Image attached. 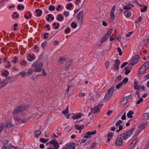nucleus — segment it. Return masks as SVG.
Segmentation results:
<instances>
[{
	"instance_id": "19",
	"label": "nucleus",
	"mask_w": 149,
	"mask_h": 149,
	"mask_svg": "<svg viewBox=\"0 0 149 149\" xmlns=\"http://www.w3.org/2000/svg\"><path fill=\"white\" fill-rule=\"evenodd\" d=\"M26 58L27 60L29 61H33L35 59L34 56L31 54H28Z\"/></svg>"
},
{
	"instance_id": "55",
	"label": "nucleus",
	"mask_w": 149,
	"mask_h": 149,
	"mask_svg": "<svg viewBox=\"0 0 149 149\" xmlns=\"http://www.w3.org/2000/svg\"><path fill=\"white\" fill-rule=\"evenodd\" d=\"M117 51L119 52V55L121 56L122 54V52L121 49L120 47L117 48Z\"/></svg>"
},
{
	"instance_id": "8",
	"label": "nucleus",
	"mask_w": 149,
	"mask_h": 149,
	"mask_svg": "<svg viewBox=\"0 0 149 149\" xmlns=\"http://www.w3.org/2000/svg\"><path fill=\"white\" fill-rule=\"evenodd\" d=\"M116 6H113L111 11L110 13V20L111 21H113L115 18V15H114V12L115 10Z\"/></svg>"
},
{
	"instance_id": "29",
	"label": "nucleus",
	"mask_w": 149,
	"mask_h": 149,
	"mask_svg": "<svg viewBox=\"0 0 149 149\" xmlns=\"http://www.w3.org/2000/svg\"><path fill=\"white\" fill-rule=\"evenodd\" d=\"M19 15L17 12H14L12 15L13 17L15 19L18 18L19 17Z\"/></svg>"
},
{
	"instance_id": "52",
	"label": "nucleus",
	"mask_w": 149,
	"mask_h": 149,
	"mask_svg": "<svg viewBox=\"0 0 149 149\" xmlns=\"http://www.w3.org/2000/svg\"><path fill=\"white\" fill-rule=\"evenodd\" d=\"M28 121V119H22V120H21L20 121V122H19V123H25L27 122Z\"/></svg>"
},
{
	"instance_id": "41",
	"label": "nucleus",
	"mask_w": 149,
	"mask_h": 149,
	"mask_svg": "<svg viewBox=\"0 0 149 149\" xmlns=\"http://www.w3.org/2000/svg\"><path fill=\"white\" fill-rule=\"evenodd\" d=\"M121 78L122 77L121 75H119L118 76L116 79L115 81L116 82H117L120 81L121 80Z\"/></svg>"
},
{
	"instance_id": "54",
	"label": "nucleus",
	"mask_w": 149,
	"mask_h": 149,
	"mask_svg": "<svg viewBox=\"0 0 149 149\" xmlns=\"http://www.w3.org/2000/svg\"><path fill=\"white\" fill-rule=\"evenodd\" d=\"M63 14L65 17H67L69 16V13L67 11H65L63 12Z\"/></svg>"
},
{
	"instance_id": "58",
	"label": "nucleus",
	"mask_w": 149,
	"mask_h": 149,
	"mask_svg": "<svg viewBox=\"0 0 149 149\" xmlns=\"http://www.w3.org/2000/svg\"><path fill=\"white\" fill-rule=\"evenodd\" d=\"M123 129V126H122V125H119V129L118 130H117L116 131V132H119L120 131H121V130H122Z\"/></svg>"
},
{
	"instance_id": "62",
	"label": "nucleus",
	"mask_w": 149,
	"mask_h": 149,
	"mask_svg": "<svg viewBox=\"0 0 149 149\" xmlns=\"http://www.w3.org/2000/svg\"><path fill=\"white\" fill-rule=\"evenodd\" d=\"M17 7H18V9L19 10H20L22 8L24 9V6H21V5L19 4L18 5Z\"/></svg>"
},
{
	"instance_id": "51",
	"label": "nucleus",
	"mask_w": 149,
	"mask_h": 149,
	"mask_svg": "<svg viewBox=\"0 0 149 149\" xmlns=\"http://www.w3.org/2000/svg\"><path fill=\"white\" fill-rule=\"evenodd\" d=\"M20 74L21 75L22 77H23L25 76L26 74V73L22 71L19 73L18 75Z\"/></svg>"
},
{
	"instance_id": "26",
	"label": "nucleus",
	"mask_w": 149,
	"mask_h": 149,
	"mask_svg": "<svg viewBox=\"0 0 149 149\" xmlns=\"http://www.w3.org/2000/svg\"><path fill=\"white\" fill-rule=\"evenodd\" d=\"M35 12L36 13L38 17H40L41 16L42 11L41 10L39 9H37L36 10Z\"/></svg>"
},
{
	"instance_id": "57",
	"label": "nucleus",
	"mask_w": 149,
	"mask_h": 149,
	"mask_svg": "<svg viewBox=\"0 0 149 149\" xmlns=\"http://www.w3.org/2000/svg\"><path fill=\"white\" fill-rule=\"evenodd\" d=\"M8 141L7 140H5L3 141V144L4 145V146H7L8 145H10V144L8 143Z\"/></svg>"
},
{
	"instance_id": "64",
	"label": "nucleus",
	"mask_w": 149,
	"mask_h": 149,
	"mask_svg": "<svg viewBox=\"0 0 149 149\" xmlns=\"http://www.w3.org/2000/svg\"><path fill=\"white\" fill-rule=\"evenodd\" d=\"M143 99L142 98H141L139 100H138L136 102V103L137 104H139L140 103H141V102H142L143 101Z\"/></svg>"
},
{
	"instance_id": "39",
	"label": "nucleus",
	"mask_w": 149,
	"mask_h": 149,
	"mask_svg": "<svg viewBox=\"0 0 149 149\" xmlns=\"http://www.w3.org/2000/svg\"><path fill=\"white\" fill-rule=\"evenodd\" d=\"M15 120L16 122L17 123V125L19 124L20 123H19V122H20V121L21 120L20 119V118L18 117L16 118Z\"/></svg>"
},
{
	"instance_id": "14",
	"label": "nucleus",
	"mask_w": 149,
	"mask_h": 149,
	"mask_svg": "<svg viewBox=\"0 0 149 149\" xmlns=\"http://www.w3.org/2000/svg\"><path fill=\"white\" fill-rule=\"evenodd\" d=\"M67 149H74L75 145L73 143H69L66 146Z\"/></svg>"
},
{
	"instance_id": "7",
	"label": "nucleus",
	"mask_w": 149,
	"mask_h": 149,
	"mask_svg": "<svg viewBox=\"0 0 149 149\" xmlns=\"http://www.w3.org/2000/svg\"><path fill=\"white\" fill-rule=\"evenodd\" d=\"M83 120H80L79 123V125L76 124L75 125V128L79 130V133H80L81 130L84 128V126L83 125H81V124H83L84 122L83 121Z\"/></svg>"
},
{
	"instance_id": "33",
	"label": "nucleus",
	"mask_w": 149,
	"mask_h": 149,
	"mask_svg": "<svg viewBox=\"0 0 149 149\" xmlns=\"http://www.w3.org/2000/svg\"><path fill=\"white\" fill-rule=\"evenodd\" d=\"M41 132L40 130H38L36 131L35 133V136L36 137H38L40 134Z\"/></svg>"
},
{
	"instance_id": "13",
	"label": "nucleus",
	"mask_w": 149,
	"mask_h": 149,
	"mask_svg": "<svg viewBox=\"0 0 149 149\" xmlns=\"http://www.w3.org/2000/svg\"><path fill=\"white\" fill-rule=\"evenodd\" d=\"M120 60L118 59L116 60V63L114 64L113 67L116 70H118L119 69L118 66L119 64H120Z\"/></svg>"
},
{
	"instance_id": "24",
	"label": "nucleus",
	"mask_w": 149,
	"mask_h": 149,
	"mask_svg": "<svg viewBox=\"0 0 149 149\" xmlns=\"http://www.w3.org/2000/svg\"><path fill=\"white\" fill-rule=\"evenodd\" d=\"M56 18L58 21L61 22L63 20V18L61 14H58Z\"/></svg>"
},
{
	"instance_id": "23",
	"label": "nucleus",
	"mask_w": 149,
	"mask_h": 149,
	"mask_svg": "<svg viewBox=\"0 0 149 149\" xmlns=\"http://www.w3.org/2000/svg\"><path fill=\"white\" fill-rule=\"evenodd\" d=\"M72 62L71 61H70L67 62L66 64L65 67V69L68 70L70 68V65L72 64Z\"/></svg>"
},
{
	"instance_id": "48",
	"label": "nucleus",
	"mask_w": 149,
	"mask_h": 149,
	"mask_svg": "<svg viewBox=\"0 0 149 149\" xmlns=\"http://www.w3.org/2000/svg\"><path fill=\"white\" fill-rule=\"evenodd\" d=\"M2 74L3 75H4L5 77H7L9 73L6 70L4 71V72L2 73Z\"/></svg>"
},
{
	"instance_id": "40",
	"label": "nucleus",
	"mask_w": 149,
	"mask_h": 149,
	"mask_svg": "<svg viewBox=\"0 0 149 149\" xmlns=\"http://www.w3.org/2000/svg\"><path fill=\"white\" fill-rule=\"evenodd\" d=\"M123 85L121 82L116 86V88L117 89H120L121 88V87L123 86Z\"/></svg>"
},
{
	"instance_id": "28",
	"label": "nucleus",
	"mask_w": 149,
	"mask_h": 149,
	"mask_svg": "<svg viewBox=\"0 0 149 149\" xmlns=\"http://www.w3.org/2000/svg\"><path fill=\"white\" fill-rule=\"evenodd\" d=\"M134 112L132 111H129L127 114V116L128 118H132L133 116L132 115L134 113Z\"/></svg>"
},
{
	"instance_id": "20",
	"label": "nucleus",
	"mask_w": 149,
	"mask_h": 149,
	"mask_svg": "<svg viewBox=\"0 0 149 149\" xmlns=\"http://www.w3.org/2000/svg\"><path fill=\"white\" fill-rule=\"evenodd\" d=\"M147 68H145L144 66L143 65L141 67H140L139 68L138 72L139 74H141V72H144L145 71Z\"/></svg>"
},
{
	"instance_id": "11",
	"label": "nucleus",
	"mask_w": 149,
	"mask_h": 149,
	"mask_svg": "<svg viewBox=\"0 0 149 149\" xmlns=\"http://www.w3.org/2000/svg\"><path fill=\"white\" fill-rule=\"evenodd\" d=\"M32 14L29 11H27L25 13L24 17L26 19H29L32 17Z\"/></svg>"
},
{
	"instance_id": "18",
	"label": "nucleus",
	"mask_w": 149,
	"mask_h": 149,
	"mask_svg": "<svg viewBox=\"0 0 149 149\" xmlns=\"http://www.w3.org/2000/svg\"><path fill=\"white\" fill-rule=\"evenodd\" d=\"M125 71V75H127L129 74L132 69V68L131 67H126L124 68Z\"/></svg>"
},
{
	"instance_id": "63",
	"label": "nucleus",
	"mask_w": 149,
	"mask_h": 149,
	"mask_svg": "<svg viewBox=\"0 0 149 149\" xmlns=\"http://www.w3.org/2000/svg\"><path fill=\"white\" fill-rule=\"evenodd\" d=\"M72 7V5L71 3H70L68 4V6L66 7L67 9H69L71 8Z\"/></svg>"
},
{
	"instance_id": "43",
	"label": "nucleus",
	"mask_w": 149,
	"mask_h": 149,
	"mask_svg": "<svg viewBox=\"0 0 149 149\" xmlns=\"http://www.w3.org/2000/svg\"><path fill=\"white\" fill-rule=\"evenodd\" d=\"M96 146V144L95 143H93L91 145L90 147L87 149H92L94 148Z\"/></svg>"
},
{
	"instance_id": "50",
	"label": "nucleus",
	"mask_w": 149,
	"mask_h": 149,
	"mask_svg": "<svg viewBox=\"0 0 149 149\" xmlns=\"http://www.w3.org/2000/svg\"><path fill=\"white\" fill-rule=\"evenodd\" d=\"M143 65L145 68H147L149 66V62L148 61L146 62Z\"/></svg>"
},
{
	"instance_id": "38",
	"label": "nucleus",
	"mask_w": 149,
	"mask_h": 149,
	"mask_svg": "<svg viewBox=\"0 0 149 149\" xmlns=\"http://www.w3.org/2000/svg\"><path fill=\"white\" fill-rule=\"evenodd\" d=\"M20 63L22 65H27V62L26 60H24L20 62Z\"/></svg>"
},
{
	"instance_id": "1",
	"label": "nucleus",
	"mask_w": 149,
	"mask_h": 149,
	"mask_svg": "<svg viewBox=\"0 0 149 149\" xmlns=\"http://www.w3.org/2000/svg\"><path fill=\"white\" fill-rule=\"evenodd\" d=\"M134 130L133 128L130 130L125 133L120 134L118 137L116 142L117 146H121L125 144V141L127 139L130 138L133 134V132Z\"/></svg>"
},
{
	"instance_id": "61",
	"label": "nucleus",
	"mask_w": 149,
	"mask_h": 149,
	"mask_svg": "<svg viewBox=\"0 0 149 149\" xmlns=\"http://www.w3.org/2000/svg\"><path fill=\"white\" fill-rule=\"evenodd\" d=\"M126 113H125L121 117V119L122 120H125L126 119V116L125 115Z\"/></svg>"
},
{
	"instance_id": "27",
	"label": "nucleus",
	"mask_w": 149,
	"mask_h": 149,
	"mask_svg": "<svg viewBox=\"0 0 149 149\" xmlns=\"http://www.w3.org/2000/svg\"><path fill=\"white\" fill-rule=\"evenodd\" d=\"M149 118V116L147 113H144L143 116V119L144 120H146Z\"/></svg>"
},
{
	"instance_id": "10",
	"label": "nucleus",
	"mask_w": 149,
	"mask_h": 149,
	"mask_svg": "<svg viewBox=\"0 0 149 149\" xmlns=\"http://www.w3.org/2000/svg\"><path fill=\"white\" fill-rule=\"evenodd\" d=\"M139 56L138 55H136L134 56L132 59L133 61L131 63V65H134L137 63L139 59Z\"/></svg>"
},
{
	"instance_id": "12",
	"label": "nucleus",
	"mask_w": 149,
	"mask_h": 149,
	"mask_svg": "<svg viewBox=\"0 0 149 149\" xmlns=\"http://www.w3.org/2000/svg\"><path fill=\"white\" fill-rule=\"evenodd\" d=\"M100 109L97 106L93 108L91 111V112H92L94 114H95L98 113V112L100 111Z\"/></svg>"
},
{
	"instance_id": "15",
	"label": "nucleus",
	"mask_w": 149,
	"mask_h": 149,
	"mask_svg": "<svg viewBox=\"0 0 149 149\" xmlns=\"http://www.w3.org/2000/svg\"><path fill=\"white\" fill-rule=\"evenodd\" d=\"M114 90V88L113 86H112L111 88L109 89L107 91V94L109 95L112 96L113 94Z\"/></svg>"
},
{
	"instance_id": "2",
	"label": "nucleus",
	"mask_w": 149,
	"mask_h": 149,
	"mask_svg": "<svg viewBox=\"0 0 149 149\" xmlns=\"http://www.w3.org/2000/svg\"><path fill=\"white\" fill-rule=\"evenodd\" d=\"M38 63V61H37L32 65V67H35L34 70L35 72H40L43 65L42 62H40L39 64Z\"/></svg>"
},
{
	"instance_id": "42",
	"label": "nucleus",
	"mask_w": 149,
	"mask_h": 149,
	"mask_svg": "<svg viewBox=\"0 0 149 149\" xmlns=\"http://www.w3.org/2000/svg\"><path fill=\"white\" fill-rule=\"evenodd\" d=\"M4 126L5 125L3 124H1L0 125V133L3 129Z\"/></svg>"
},
{
	"instance_id": "36",
	"label": "nucleus",
	"mask_w": 149,
	"mask_h": 149,
	"mask_svg": "<svg viewBox=\"0 0 149 149\" xmlns=\"http://www.w3.org/2000/svg\"><path fill=\"white\" fill-rule=\"evenodd\" d=\"M138 82L136 81H134V88L135 89H138Z\"/></svg>"
},
{
	"instance_id": "6",
	"label": "nucleus",
	"mask_w": 149,
	"mask_h": 149,
	"mask_svg": "<svg viewBox=\"0 0 149 149\" xmlns=\"http://www.w3.org/2000/svg\"><path fill=\"white\" fill-rule=\"evenodd\" d=\"M84 11H80L76 15V18L78 22L80 23H81L83 20V16Z\"/></svg>"
},
{
	"instance_id": "17",
	"label": "nucleus",
	"mask_w": 149,
	"mask_h": 149,
	"mask_svg": "<svg viewBox=\"0 0 149 149\" xmlns=\"http://www.w3.org/2000/svg\"><path fill=\"white\" fill-rule=\"evenodd\" d=\"M127 98L126 97H123L121 101V104L123 106L125 105L127 101Z\"/></svg>"
},
{
	"instance_id": "30",
	"label": "nucleus",
	"mask_w": 149,
	"mask_h": 149,
	"mask_svg": "<svg viewBox=\"0 0 149 149\" xmlns=\"http://www.w3.org/2000/svg\"><path fill=\"white\" fill-rule=\"evenodd\" d=\"M111 97L110 95L107 93L104 97V101H108L109 100Z\"/></svg>"
},
{
	"instance_id": "5",
	"label": "nucleus",
	"mask_w": 149,
	"mask_h": 149,
	"mask_svg": "<svg viewBox=\"0 0 149 149\" xmlns=\"http://www.w3.org/2000/svg\"><path fill=\"white\" fill-rule=\"evenodd\" d=\"M112 32V29H110L107 32V33L104 35L101 40V42H105L109 37Z\"/></svg>"
},
{
	"instance_id": "56",
	"label": "nucleus",
	"mask_w": 149,
	"mask_h": 149,
	"mask_svg": "<svg viewBox=\"0 0 149 149\" xmlns=\"http://www.w3.org/2000/svg\"><path fill=\"white\" fill-rule=\"evenodd\" d=\"M49 33H46L43 34V38L45 39H47L48 38V35Z\"/></svg>"
},
{
	"instance_id": "4",
	"label": "nucleus",
	"mask_w": 149,
	"mask_h": 149,
	"mask_svg": "<svg viewBox=\"0 0 149 149\" xmlns=\"http://www.w3.org/2000/svg\"><path fill=\"white\" fill-rule=\"evenodd\" d=\"M49 143L52 145H53V146L54 147V148H51L50 146H49V147L47 149H58V148L59 147V144H58V142L55 139H54V140L50 141L49 142L46 143V145H48Z\"/></svg>"
},
{
	"instance_id": "32",
	"label": "nucleus",
	"mask_w": 149,
	"mask_h": 149,
	"mask_svg": "<svg viewBox=\"0 0 149 149\" xmlns=\"http://www.w3.org/2000/svg\"><path fill=\"white\" fill-rule=\"evenodd\" d=\"M128 79L126 77L121 82L123 85L125 84L128 82Z\"/></svg>"
},
{
	"instance_id": "49",
	"label": "nucleus",
	"mask_w": 149,
	"mask_h": 149,
	"mask_svg": "<svg viewBox=\"0 0 149 149\" xmlns=\"http://www.w3.org/2000/svg\"><path fill=\"white\" fill-rule=\"evenodd\" d=\"M10 145H8L7 146H3L2 148V149H10L9 148Z\"/></svg>"
},
{
	"instance_id": "59",
	"label": "nucleus",
	"mask_w": 149,
	"mask_h": 149,
	"mask_svg": "<svg viewBox=\"0 0 149 149\" xmlns=\"http://www.w3.org/2000/svg\"><path fill=\"white\" fill-rule=\"evenodd\" d=\"M70 28H67L65 30L64 32L66 34H68L70 32Z\"/></svg>"
},
{
	"instance_id": "46",
	"label": "nucleus",
	"mask_w": 149,
	"mask_h": 149,
	"mask_svg": "<svg viewBox=\"0 0 149 149\" xmlns=\"http://www.w3.org/2000/svg\"><path fill=\"white\" fill-rule=\"evenodd\" d=\"M131 7L129 5L125 6L123 7L124 9L126 10H129L131 8Z\"/></svg>"
},
{
	"instance_id": "34",
	"label": "nucleus",
	"mask_w": 149,
	"mask_h": 149,
	"mask_svg": "<svg viewBox=\"0 0 149 149\" xmlns=\"http://www.w3.org/2000/svg\"><path fill=\"white\" fill-rule=\"evenodd\" d=\"M55 7L53 5L50 6L49 7V10L51 11H53L55 9Z\"/></svg>"
},
{
	"instance_id": "25",
	"label": "nucleus",
	"mask_w": 149,
	"mask_h": 149,
	"mask_svg": "<svg viewBox=\"0 0 149 149\" xmlns=\"http://www.w3.org/2000/svg\"><path fill=\"white\" fill-rule=\"evenodd\" d=\"M66 61L65 58L63 57H61L58 59V62L60 64H62Z\"/></svg>"
},
{
	"instance_id": "60",
	"label": "nucleus",
	"mask_w": 149,
	"mask_h": 149,
	"mask_svg": "<svg viewBox=\"0 0 149 149\" xmlns=\"http://www.w3.org/2000/svg\"><path fill=\"white\" fill-rule=\"evenodd\" d=\"M147 6H145L144 7V8L143 9H142L141 10V12H143L144 11H146V10H147Z\"/></svg>"
},
{
	"instance_id": "22",
	"label": "nucleus",
	"mask_w": 149,
	"mask_h": 149,
	"mask_svg": "<svg viewBox=\"0 0 149 149\" xmlns=\"http://www.w3.org/2000/svg\"><path fill=\"white\" fill-rule=\"evenodd\" d=\"M68 112V106H67L66 109L64 110L62 112V113L65 114L66 116L67 119H68L69 118V114L68 115L66 116V114H67Z\"/></svg>"
},
{
	"instance_id": "53",
	"label": "nucleus",
	"mask_w": 149,
	"mask_h": 149,
	"mask_svg": "<svg viewBox=\"0 0 149 149\" xmlns=\"http://www.w3.org/2000/svg\"><path fill=\"white\" fill-rule=\"evenodd\" d=\"M72 87V86H68V88L65 90V93L67 94L69 91V88Z\"/></svg>"
},
{
	"instance_id": "47",
	"label": "nucleus",
	"mask_w": 149,
	"mask_h": 149,
	"mask_svg": "<svg viewBox=\"0 0 149 149\" xmlns=\"http://www.w3.org/2000/svg\"><path fill=\"white\" fill-rule=\"evenodd\" d=\"M33 72V69H29L27 72V74L29 75H30Z\"/></svg>"
},
{
	"instance_id": "35",
	"label": "nucleus",
	"mask_w": 149,
	"mask_h": 149,
	"mask_svg": "<svg viewBox=\"0 0 149 149\" xmlns=\"http://www.w3.org/2000/svg\"><path fill=\"white\" fill-rule=\"evenodd\" d=\"M6 126L7 128H10L13 127V125L10 123H7L6 125Z\"/></svg>"
},
{
	"instance_id": "9",
	"label": "nucleus",
	"mask_w": 149,
	"mask_h": 149,
	"mask_svg": "<svg viewBox=\"0 0 149 149\" xmlns=\"http://www.w3.org/2000/svg\"><path fill=\"white\" fill-rule=\"evenodd\" d=\"M96 130L91 132H88L85 134L84 138L86 139H89L91 137V136L94 135L96 133Z\"/></svg>"
},
{
	"instance_id": "44",
	"label": "nucleus",
	"mask_w": 149,
	"mask_h": 149,
	"mask_svg": "<svg viewBox=\"0 0 149 149\" xmlns=\"http://www.w3.org/2000/svg\"><path fill=\"white\" fill-rule=\"evenodd\" d=\"M123 122V121L120 120H118L116 123V125L117 127L118 126H119V125H121L120 124Z\"/></svg>"
},
{
	"instance_id": "3",
	"label": "nucleus",
	"mask_w": 149,
	"mask_h": 149,
	"mask_svg": "<svg viewBox=\"0 0 149 149\" xmlns=\"http://www.w3.org/2000/svg\"><path fill=\"white\" fill-rule=\"evenodd\" d=\"M27 107V106L26 105H24L22 107L19 106L17 107L13 111V113L14 114H16L18 113L22 112L24 110H26V108Z\"/></svg>"
},
{
	"instance_id": "31",
	"label": "nucleus",
	"mask_w": 149,
	"mask_h": 149,
	"mask_svg": "<svg viewBox=\"0 0 149 149\" xmlns=\"http://www.w3.org/2000/svg\"><path fill=\"white\" fill-rule=\"evenodd\" d=\"M123 13L124 15L126 17H129L131 15L130 13L128 11H125Z\"/></svg>"
},
{
	"instance_id": "37",
	"label": "nucleus",
	"mask_w": 149,
	"mask_h": 149,
	"mask_svg": "<svg viewBox=\"0 0 149 149\" xmlns=\"http://www.w3.org/2000/svg\"><path fill=\"white\" fill-rule=\"evenodd\" d=\"M146 126V125L143 123L141 124L139 126V128L142 129H143L144 128H145Z\"/></svg>"
},
{
	"instance_id": "16",
	"label": "nucleus",
	"mask_w": 149,
	"mask_h": 149,
	"mask_svg": "<svg viewBox=\"0 0 149 149\" xmlns=\"http://www.w3.org/2000/svg\"><path fill=\"white\" fill-rule=\"evenodd\" d=\"M114 90V88L113 86H112L111 88L109 89L107 91V94L109 95L112 96L113 94Z\"/></svg>"
},
{
	"instance_id": "21",
	"label": "nucleus",
	"mask_w": 149,
	"mask_h": 149,
	"mask_svg": "<svg viewBox=\"0 0 149 149\" xmlns=\"http://www.w3.org/2000/svg\"><path fill=\"white\" fill-rule=\"evenodd\" d=\"M81 113H79L78 114H75L74 116H72V118L74 120L78 119L81 117Z\"/></svg>"
},
{
	"instance_id": "45",
	"label": "nucleus",
	"mask_w": 149,
	"mask_h": 149,
	"mask_svg": "<svg viewBox=\"0 0 149 149\" xmlns=\"http://www.w3.org/2000/svg\"><path fill=\"white\" fill-rule=\"evenodd\" d=\"M71 26L73 28H75L77 26V24L73 22H72L71 24Z\"/></svg>"
}]
</instances>
